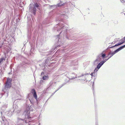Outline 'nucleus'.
I'll return each mask as SVG.
<instances>
[{
	"label": "nucleus",
	"instance_id": "nucleus-27",
	"mask_svg": "<svg viewBox=\"0 0 125 125\" xmlns=\"http://www.w3.org/2000/svg\"><path fill=\"white\" fill-rule=\"evenodd\" d=\"M43 82V81H42V80H41V81H40V83L41 84H42V83Z\"/></svg>",
	"mask_w": 125,
	"mask_h": 125
},
{
	"label": "nucleus",
	"instance_id": "nucleus-20",
	"mask_svg": "<svg viewBox=\"0 0 125 125\" xmlns=\"http://www.w3.org/2000/svg\"><path fill=\"white\" fill-rule=\"evenodd\" d=\"M99 69H98L97 68V67L95 68V69L94 70V72L95 73V72H97L98 70Z\"/></svg>",
	"mask_w": 125,
	"mask_h": 125
},
{
	"label": "nucleus",
	"instance_id": "nucleus-15",
	"mask_svg": "<svg viewBox=\"0 0 125 125\" xmlns=\"http://www.w3.org/2000/svg\"><path fill=\"white\" fill-rule=\"evenodd\" d=\"M49 78L48 77V76H46V75H44L42 77V79L43 80H47Z\"/></svg>",
	"mask_w": 125,
	"mask_h": 125
},
{
	"label": "nucleus",
	"instance_id": "nucleus-24",
	"mask_svg": "<svg viewBox=\"0 0 125 125\" xmlns=\"http://www.w3.org/2000/svg\"><path fill=\"white\" fill-rule=\"evenodd\" d=\"M95 73L94 72L92 73L91 74V75L92 76L94 75H95Z\"/></svg>",
	"mask_w": 125,
	"mask_h": 125
},
{
	"label": "nucleus",
	"instance_id": "nucleus-19",
	"mask_svg": "<svg viewBox=\"0 0 125 125\" xmlns=\"http://www.w3.org/2000/svg\"><path fill=\"white\" fill-rule=\"evenodd\" d=\"M31 92L32 94L36 93V92L35 90L34 89H33L31 91Z\"/></svg>",
	"mask_w": 125,
	"mask_h": 125
},
{
	"label": "nucleus",
	"instance_id": "nucleus-14",
	"mask_svg": "<svg viewBox=\"0 0 125 125\" xmlns=\"http://www.w3.org/2000/svg\"><path fill=\"white\" fill-rule=\"evenodd\" d=\"M60 3L57 4V6H59L62 5L63 4H64V3L63 2V1H62V0H59Z\"/></svg>",
	"mask_w": 125,
	"mask_h": 125
},
{
	"label": "nucleus",
	"instance_id": "nucleus-26",
	"mask_svg": "<svg viewBox=\"0 0 125 125\" xmlns=\"http://www.w3.org/2000/svg\"><path fill=\"white\" fill-rule=\"evenodd\" d=\"M44 73L43 72H42L41 74V75H44Z\"/></svg>",
	"mask_w": 125,
	"mask_h": 125
},
{
	"label": "nucleus",
	"instance_id": "nucleus-25",
	"mask_svg": "<svg viewBox=\"0 0 125 125\" xmlns=\"http://www.w3.org/2000/svg\"><path fill=\"white\" fill-rule=\"evenodd\" d=\"M18 120L19 121H21L22 122H24L23 120V119H18Z\"/></svg>",
	"mask_w": 125,
	"mask_h": 125
},
{
	"label": "nucleus",
	"instance_id": "nucleus-13",
	"mask_svg": "<svg viewBox=\"0 0 125 125\" xmlns=\"http://www.w3.org/2000/svg\"><path fill=\"white\" fill-rule=\"evenodd\" d=\"M78 62L77 60H75L72 61L71 65H76L78 64Z\"/></svg>",
	"mask_w": 125,
	"mask_h": 125
},
{
	"label": "nucleus",
	"instance_id": "nucleus-32",
	"mask_svg": "<svg viewBox=\"0 0 125 125\" xmlns=\"http://www.w3.org/2000/svg\"><path fill=\"white\" fill-rule=\"evenodd\" d=\"M58 90V89H57V90H56L54 92H55V93L57 92V91H58V90Z\"/></svg>",
	"mask_w": 125,
	"mask_h": 125
},
{
	"label": "nucleus",
	"instance_id": "nucleus-5",
	"mask_svg": "<svg viewBox=\"0 0 125 125\" xmlns=\"http://www.w3.org/2000/svg\"><path fill=\"white\" fill-rule=\"evenodd\" d=\"M36 8H37L38 9H40V6L37 3H35L34 4L33 8L31 7H30V10L31 11L32 10V12L34 15H35L36 12L37 10Z\"/></svg>",
	"mask_w": 125,
	"mask_h": 125
},
{
	"label": "nucleus",
	"instance_id": "nucleus-10",
	"mask_svg": "<svg viewBox=\"0 0 125 125\" xmlns=\"http://www.w3.org/2000/svg\"><path fill=\"white\" fill-rule=\"evenodd\" d=\"M119 45H120V44L118 43H117V44H116L115 45H114V46H109L107 50H106L105 51H104L101 53V54H100V55H106V54L107 53H106V52H107V50H108L109 49H110V48H113L115 47V46H118Z\"/></svg>",
	"mask_w": 125,
	"mask_h": 125
},
{
	"label": "nucleus",
	"instance_id": "nucleus-17",
	"mask_svg": "<svg viewBox=\"0 0 125 125\" xmlns=\"http://www.w3.org/2000/svg\"><path fill=\"white\" fill-rule=\"evenodd\" d=\"M31 46V53H30V55H31V54H33V53L32 52V51L33 50H34V48H33H33H32V46Z\"/></svg>",
	"mask_w": 125,
	"mask_h": 125
},
{
	"label": "nucleus",
	"instance_id": "nucleus-22",
	"mask_svg": "<svg viewBox=\"0 0 125 125\" xmlns=\"http://www.w3.org/2000/svg\"><path fill=\"white\" fill-rule=\"evenodd\" d=\"M81 42L80 43H78V44H80V45L82 46L83 45V44H82L83 43V42Z\"/></svg>",
	"mask_w": 125,
	"mask_h": 125
},
{
	"label": "nucleus",
	"instance_id": "nucleus-9",
	"mask_svg": "<svg viewBox=\"0 0 125 125\" xmlns=\"http://www.w3.org/2000/svg\"><path fill=\"white\" fill-rule=\"evenodd\" d=\"M88 74V73L82 74L81 75L78 76V77L79 78V79L81 81H84L86 79V76Z\"/></svg>",
	"mask_w": 125,
	"mask_h": 125
},
{
	"label": "nucleus",
	"instance_id": "nucleus-23",
	"mask_svg": "<svg viewBox=\"0 0 125 125\" xmlns=\"http://www.w3.org/2000/svg\"><path fill=\"white\" fill-rule=\"evenodd\" d=\"M2 121H5L6 120L5 119L4 117H2Z\"/></svg>",
	"mask_w": 125,
	"mask_h": 125
},
{
	"label": "nucleus",
	"instance_id": "nucleus-42",
	"mask_svg": "<svg viewBox=\"0 0 125 125\" xmlns=\"http://www.w3.org/2000/svg\"><path fill=\"white\" fill-rule=\"evenodd\" d=\"M122 0V1H124L123 0Z\"/></svg>",
	"mask_w": 125,
	"mask_h": 125
},
{
	"label": "nucleus",
	"instance_id": "nucleus-33",
	"mask_svg": "<svg viewBox=\"0 0 125 125\" xmlns=\"http://www.w3.org/2000/svg\"><path fill=\"white\" fill-rule=\"evenodd\" d=\"M122 0H121V2L123 3V2L122 1Z\"/></svg>",
	"mask_w": 125,
	"mask_h": 125
},
{
	"label": "nucleus",
	"instance_id": "nucleus-11",
	"mask_svg": "<svg viewBox=\"0 0 125 125\" xmlns=\"http://www.w3.org/2000/svg\"><path fill=\"white\" fill-rule=\"evenodd\" d=\"M13 109H14L13 112H16V113H19L20 111L18 109V106L17 104H13Z\"/></svg>",
	"mask_w": 125,
	"mask_h": 125
},
{
	"label": "nucleus",
	"instance_id": "nucleus-37",
	"mask_svg": "<svg viewBox=\"0 0 125 125\" xmlns=\"http://www.w3.org/2000/svg\"><path fill=\"white\" fill-rule=\"evenodd\" d=\"M112 43H113V42Z\"/></svg>",
	"mask_w": 125,
	"mask_h": 125
},
{
	"label": "nucleus",
	"instance_id": "nucleus-2",
	"mask_svg": "<svg viewBox=\"0 0 125 125\" xmlns=\"http://www.w3.org/2000/svg\"><path fill=\"white\" fill-rule=\"evenodd\" d=\"M98 55L96 59L95 60L94 62V64L96 65L98 64L99 62H101L102 61H104L105 60V58H108L109 57V55ZM110 55H109L110 56Z\"/></svg>",
	"mask_w": 125,
	"mask_h": 125
},
{
	"label": "nucleus",
	"instance_id": "nucleus-41",
	"mask_svg": "<svg viewBox=\"0 0 125 125\" xmlns=\"http://www.w3.org/2000/svg\"><path fill=\"white\" fill-rule=\"evenodd\" d=\"M124 15H125V13H124Z\"/></svg>",
	"mask_w": 125,
	"mask_h": 125
},
{
	"label": "nucleus",
	"instance_id": "nucleus-40",
	"mask_svg": "<svg viewBox=\"0 0 125 125\" xmlns=\"http://www.w3.org/2000/svg\"><path fill=\"white\" fill-rule=\"evenodd\" d=\"M39 124V125H40V124Z\"/></svg>",
	"mask_w": 125,
	"mask_h": 125
},
{
	"label": "nucleus",
	"instance_id": "nucleus-29",
	"mask_svg": "<svg viewBox=\"0 0 125 125\" xmlns=\"http://www.w3.org/2000/svg\"><path fill=\"white\" fill-rule=\"evenodd\" d=\"M29 100H30V102H31V103H32V100H31V99H29Z\"/></svg>",
	"mask_w": 125,
	"mask_h": 125
},
{
	"label": "nucleus",
	"instance_id": "nucleus-8",
	"mask_svg": "<svg viewBox=\"0 0 125 125\" xmlns=\"http://www.w3.org/2000/svg\"><path fill=\"white\" fill-rule=\"evenodd\" d=\"M113 55H110L108 58L106 59L104 61H102L99 63H98L97 67L98 69H100L104 64L109 59L111 58Z\"/></svg>",
	"mask_w": 125,
	"mask_h": 125
},
{
	"label": "nucleus",
	"instance_id": "nucleus-36",
	"mask_svg": "<svg viewBox=\"0 0 125 125\" xmlns=\"http://www.w3.org/2000/svg\"><path fill=\"white\" fill-rule=\"evenodd\" d=\"M124 39H125V36L124 37Z\"/></svg>",
	"mask_w": 125,
	"mask_h": 125
},
{
	"label": "nucleus",
	"instance_id": "nucleus-1",
	"mask_svg": "<svg viewBox=\"0 0 125 125\" xmlns=\"http://www.w3.org/2000/svg\"><path fill=\"white\" fill-rule=\"evenodd\" d=\"M56 26L54 27V29L55 30H57L58 32L60 31V33L59 35L61 33H63L64 35L66 34L68 27L65 26L63 22L59 23L56 25Z\"/></svg>",
	"mask_w": 125,
	"mask_h": 125
},
{
	"label": "nucleus",
	"instance_id": "nucleus-7",
	"mask_svg": "<svg viewBox=\"0 0 125 125\" xmlns=\"http://www.w3.org/2000/svg\"><path fill=\"white\" fill-rule=\"evenodd\" d=\"M125 47V45L120 47L114 52H113L110 51V52H108V53L107 55H114L116 53L118 52V51Z\"/></svg>",
	"mask_w": 125,
	"mask_h": 125
},
{
	"label": "nucleus",
	"instance_id": "nucleus-6",
	"mask_svg": "<svg viewBox=\"0 0 125 125\" xmlns=\"http://www.w3.org/2000/svg\"><path fill=\"white\" fill-rule=\"evenodd\" d=\"M12 79L10 78H8L7 80L5 83V89L10 88L11 85V82Z\"/></svg>",
	"mask_w": 125,
	"mask_h": 125
},
{
	"label": "nucleus",
	"instance_id": "nucleus-38",
	"mask_svg": "<svg viewBox=\"0 0 125 125\" xmlns=\"http://www.w3.org/2000/svg\"><path fill=\"white\" fill-rule=\"evenodd\" d=\"M56 50H56L55 49V50Z\"/></svg>",
	"mask_w": 125,
	"mask_h": 125
},
{
	"label": "nucleus",
	"instance_id": "nucleus-39",
	"mask_svg": "<svg viewBox=\"0 0 125 125\" xmlns=\"http://www.w3.org/2000/svg\"><path fill=\"white\" fill-rule=\"evenodd\" d=\"M56 50H56L55 49V50Z\"/></svg>",
	"mask_w": 125,
	"mask_h": 125
},
{
	"label": "nucleus",
	"instance_id": "nucleus-28",
	"mask_svg": "<svg viewBox=\"0 0 125 125\" xmlns=\"http://www.w3.org/2000/svg\"><path fill=\"white\" fill-rule=\"evenodd\" d=\"M52 7H56L57 6V5H52L51 6Z\"/></svg>",
	"mask_w": 125,
	"mask_h": 125
},
{
	"label": "nucleus",
	"instance_id": "nucleus-3",
	"mask_svg": "<svg viewBox=\"0 0 125 125\" xmlns=\"http://www.w3.org/2000/svg\"><path fill=\"white\" fill-rule=\"evenodd\" d=\"M60 35H57L56 36V41H58V43L57 45L55 46L54 48H53L51 50L52 51H50L49 52H48V53L46 54V55H50L51 54H53V53H52V52L53 51L55 50V49H56V48L58 47L59 46H60L62 45V44L63 43H62L61 44H60V43H61H61L60 41Z\"/></svg>",
	"mask_w": 125,
	"mask_h": 125
},
{
	"label": "nucleus",
	"instance_id": "nucleus-18",
	"mask_svg": "<svg viewBox=\"0 0 125 125\" xmlns=\"http://www.w3.org/2000/svg\"><path fill=\"white\" fill-rule=\"evenodd\" d=\"M33 97L36 100L37 98V95L36 94V93L34 94H33Z\"/></svg>",
	"mask_w": 125,
	"mask_h": 125
},
{
	"label": "nucleus",
	"instance_id": "nucleus-31",
	"mask_svg": "<svg viewBox=\"0 0 125 125\" xmlns=\"http://www.w3.org/2000/svg\"><path fill=\"white\" fill-rule=\"evenodd\" d=\"M42 53H45V52H44V51H43V52H42Z\"/></svg>",
	"mask_w": 125,
	"mask_h": 125
},
{
	"label": "nucleus",
	"instance_id": "nucleus-21",
	"mask_svg": "<svg viewBox=\"0 0 125 125\" xmlns=\"http://www.w3.org/2000/svg\"><path fill=\"white\" fill-rule=\"evenodd\" d=\"M124 39H123L122 40L123 41V40H124ZM125 42V41H122L121 42H119L118 43L120 44V45H121L122 44H123Z\"/></svg>",
	"mask_w": 125,
	"mask_h": 125
},
{
	"label": "nucleus",
	"instance_id": "nucleus-12",
	"mask_svg": "<svg viewBox=\"0 0 125 125\" xmlns=\"http://www.w3.org/2000/svg\"><path fill=\"white\" fill-rule=\"evenodd\" d=\"M77 77L75 76V74L74 73H70L69 74V77L68 78L70 79H73Z\"/></svg>",
	"mask_w": 125,
	"mask_h": 125
},
{
	"label": "nucleus",
	"instance_id": "nucleus-35",
	"mask_svg": "<svg viewBox=\"0 0 125 125\" xmlns=\"http://www.w3.org/2000/svg\"><path fill=\"white\" fill-rule=\"evenodd\" d=\"M66 38H67V39H69L67 37H66Z\"/></svg>",
	"mask_w": 125,
	"mask_h": 125
},
{
	"label": "nucleus",
	"instance_id": "nucleus-16",
	"mask_svg": "<svg viewBox=\"0 0 125 125\" xmlns=\"http://www.w3.org/2000/svg\"><path fill=\"white\" fill-rule=\"evenodd\" d=\"M66 83H64L62 84L58 88V90H59L60 88H61L64 85H65Z\"/></svg>",
	"mask_w": 125,
	"mask_h": 125
},
{
	"label": "nucleus",
	"instance_id": "nucleus-30",
	"mask_svg": "<svg viewBox=\"0 0 125 125\" xmlns=\"http://www.w3.org/2000/svg\"><path fill=\"white\" fill-rule=\"evenodd\" d=\"M55 92H54L53 93H52V96L53 95L55 94Z\"/></svg>",
	"mask_w": 125,
	"mask_h": 125
},
{
	"label": "nucleus",
	"instance_id": "nucleus-4",
	"mask_svg": "<svg viewBox=\"0 0 125 125\" xmlns=\"http://www.w3.org/2000/svg\"><path fill=\"white\" fill-rule=\"evenodd\" d=\"M57 18H56V21H59L62 20V19L63 18L64 19H67L68 18V16L66 14H63L62 13L59 14L57 15Z\"/></svg>",
	"mask_w": 125,
	"mask_h": 125
},
{
	"label": "nucleus",
	"instance_id": "nucleus-34",
	"mask_svg": "<svg viewBox=\"0 0 125 125\" xmlns=\"http://www.w3.org/2000/svg\"><path fill=\"white\" fill-rule=\"evenodd\" d=\"M66 75V76H68V75L67 74V73Z\"/></svg>",
	"mask_w": 125,
	"mask_h": 125
}]
</instances>
